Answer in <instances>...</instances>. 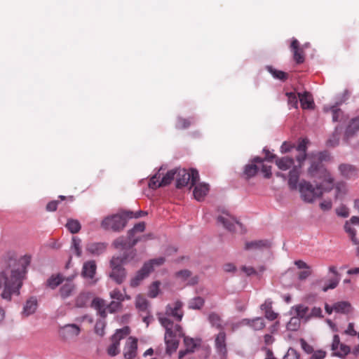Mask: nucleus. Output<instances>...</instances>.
Instances as JSON below:
<instances>
[{
    "instance_id": "1",
    "label": "nucleus",
    "mask_w": 359,
    "mask_h": 359,
    "mask_svg": "<svg viewBox=\"0 0 359 359\" xmlns=\"http://www.w3.org/2000/svg\"><path fill=\"white\" fill-rule=\"evenodd\" d=\"M29 264L30 257L26 255L19 259L11 255L4 258L2 265L4 269L0 273L4 280V287L1 294L2 299L11 301L13 296L20 295Z\"/></svg>"
},
{
    "instance_id": "2",
    "label": "nucleus",
    "mask_w": 359,
    "mask_h": 359,
    "mask_svg": "<svg viewBox=\"0 0 359 359\" xmlns=\"http://www.w3.org/2000/svg\"><path fill=\"white\" fill-rule=\"evenodd\" d=\"M158 320L165 330L164 337L166 345L165 352L171 355L178 348L180 338L184 337L182 327L178 324L175 325L170 319L162 315H159Z\"/></svg>"
},
{
    "instance_id": "3",
    "label": "nucleus",
    "mask_w": 359,
    "mask_h": 359,
    "mask_svg": "<svg viewBox=\"0 0 359 359\" xmlns=\"http://www.w3.org/2000/svg\"><path fill=\"white\" fill-rule=\"evenodd\" d=\"M308 175L310 177L320 181L319 183H323L325 192H330L333 189L334 178L323 163L312 161L308 168Z\"/></svg>"
},
{
    "instance_id": "4",
    "label": "nucleus",
    "mask_w": 359,
    "mask_h": 359,
    "mask_svg": "<svg viewBox=\"0 0 359 359\" xmlns=\"http://www.w3.org/2000/svg\"><path fill=\"white\" fill-rule=\"evenodd\" d=\"M299 191L301 198L308 203H312L317 198H321L325 192L323 188V183H317L316 186H313L311 182L305 180L300 181Z\"/></svg>"
},
{
    "instance_id": "5",
    "label": "nucleus",
    "mask_w": 359,
    "mask_h": 359,
    "mask_svg": "<svg viewBox=\"0 0 359 359\" xmlns=\"http://www.w3.org/2000/svg\"><path fill=\"white\" fill-rule=\"evenodd\" d=\"M133 217V212L131 211L108 216L102 220L101 226L105 230H111L114 232H119L126 226L128 219Z\"/></svg>"
},
{
    "instance_id": "6",
    "label": "nucleus",
    "mask_w": 359,
    "mask_h": 359,
    "mask_svg": "<svg viewBox=\"0 0 359 359\" xmlns=\"http://www.w3.org/2000/svg\"><path fill=\"white\" fill-rule=\"evenodd\" d=\"M164 257H158L152 259L145 262L142 268L137 271L135 276L131 278L130 285L132 287H137L140 283L146 278L151 272L154 271V266H161L165 262Z\"/></svg>"
},
{
    "instance_id": "7",
    "label": "nucleus",
    "mask_w": 359,
    "mask_h": 359,
    "mask_svg": "<svg viewBox=\"0 0 359 359\" xmlns=\"http://www.w3.org/2000/svg\"><path fill=\"white\" fill-rule=\"evenodd\" d=\"M176 173V169L170 170L168 171L167 173L160 180L161 174L159 172H157L151 177L149 182V188L151 189H156L161 187H165L170 184L175 178Z\"/></svg>"
},
{
    "instance_id": "8",
    "label": "nucleus",
    "mask_w": 359,
    "mask_h": 359,
    "mask_svg": "<svg viewBox=\"0 0 359 359\" xmlns=\"http://www.w3.org/2000/svg\"><path fill=\"white\" fill-rule=\"evenodd\" d=\"M109 265L111 269L109 273V278L116 284H122L127 277L126 269L123 267V265L116 262L114 259H111Z\"/></svg>"
},
{
    "instance_id": "9",
    "label": "nucleus",
    "mask_w": 359,
    "mask_h": 359,
    "mask_svg": "<svg viewBox=\"0 0 359 359\" xmlns=\"http://www.w3.org/2000/svg\"><path fill=\"white\" fill-rule=\"evenodd\" d=\"M182 306L183 303L180 300H177L172 304H168L165 306V314L158 313V318L159 317V315H162L164 317H167L168 319H170L169 317H172L177 321L180 322L182 320L184 316V313L182 310Z\"/></svg>"
},
{
    "instance_id": "10",
    "label": "nucleus",
    "mask_w": 359,
    "mask_h": 359,
    "mask_svg": "<svg viewBox=\"0 0 359 359\" xmlns=\"http://www.w3.org/2000/svg\"><path fill=\"white\" fill-rule=\"evenodd\" d=\"M224 214V215H220L217 217V222L222 224L223 226L229 231H236V226H238L241 232H245V230L243 229L241 223L231 217L228 213Z\"/></svg>"
},
{
    "instance_id": "11",
    "label": "nucleus",
    "mask_w": 359,
    "mask_h": 359,
    "mask_svg": "<svg viewBox=\"0 0 359 359\" xmlns=\"http://www.w3.org/2000/svg\"><path fill=\"white\" fill-rule=\"evenodd\" d=\"M341 176L346 180H355L359 177V168L349 163H341L338 166Z\"/></svg>"
},
{
    "instance_id": "12",
    "label": "nucleus",
    "mask_w": 359,
    "mask_h": 359,
    "mask_svg": "<svg viewBox=\"0 0 359 359\" xmlns=\"http://www.w3.org/2000/svg\"><path fill=\"white\" fill-rule=\"evenodd\" d=\"M80 332L81 329L77 325L67 324L60 327L58 333L63 340H69L77 337Z\"/></svg>"
},
{
    "instance_id": "13",
    "label": "nucleus",
    "mask_w": 359,
    "mask_h": 359,
    "mask_svg": "<svg viewBox=\"0 0 359 359\" xmlns=\"http://www.w3.org/2000/svg\"><path fill=\"white\" fill-rule=\"evenodd\" d=\"M226 334L224 331H220L215 337V348L217 353L225 357L227 354Z\"/></svg>"
},
{
    "instance_id": "14",
    "label": "nucleus",
    "mask_w": 359,
    "mask_h": 359,
    "mask_svg": "<svg viewBox=\"0 0 359 359\" xmlns=\"http://www.w3.org/2000/svg\"><path fill=\"white\" fill-rule=\"evenodd\" d=\"M137 339L130 337L123 348V355L126 359H134L137 354Z\"/></svg>"
},
{
    "instance_id": "15",
    "label": "nucleus",
    "mask_w": 359,
    "mask_h": 359,
    "mask_svg": "<svg viewBox=\"0 0 359 359\" xmlns=\"http://www.w3.org/2000/svg\"><path fill=\"white\" fill-rule=\"evenodd\" d=\"M97 264L95 260L86 261L83 264L81 276L85 279L93 280L95 277Z\"/></svg>"
},
{
    "instance_id": "16",
    "label": "nucleus",
    "mask_w": 359,
    "mask_h": 359,
    "mask_svg": "<svg viewBox=\"0 0 359 359\" xmlns=\"http://www.w3.org/2000/svg\"><path fill=\"white\" fill-rule=\"evenodd\" d=\"M76 290V285L70 278H67V281L62 284L59 290V295L63 300L73 296Z\"/></svg>"
},
{
    "instance_id": "17",
    "label": "nucleus",
    "mask_w": 359,
    "mask_h": 359,
    "mask_svg": "<svg viewBox=\"0 0 359 359\" xmlns=\"http://www.w3.org/2000/svg\"><path fill=\"white\" fill-rule=\"evenodd\" d=\"M38 308V301L36 297H30L27 299L23 305L21 316L23 318H27L34 314Z\"/></svg>"
},
{
    "instance_id": "18",
    "label": "nucleus",
    "mask_w": 359,
    "mask_h": 359,
    "mask_svg": "<svg viewBox=\"0 0 359 359\" xmlns=\"http://www.w3.org/2000/svg\"><path fill=\"white\" fill-rule=\"evenodd\" d=\"M107 244L106 243H88L86 246V250L93 256H99L103 254L107 249Z\"/></svg>"
},
{
    "instance_id": "19",
    "label": "nucleus",
    "mask_w": 359,
    "mask_h": 359,
    "mask_svg": "<svg viewBox=\"0 0 359 359\" xmlns=\"http://www.w3.org/2000/svg\"><path fill=\"white\" fill-rule=\"evenodd\" d=\"M263 161H264L263 158H262L259 156H257L252 159L251 163L247 164L244 167V171H243V173L246 176V178H250V177L255 176L259 170L256 163H263Z\"/></svg>"
},
{
    "instance_id": "20",
    "label": "nucleus",
    "mask_w": 359,
    "mask_h": 359,
    "mask_svg": "<svg viewBox=\"0 0 359 359\" xmlns=\"http://www.w3.org/2000/svg\"><path fill=\"white\" fill-rule=\"evenodd\" d=\"M128 251L123 252V254L117 256H113L111 259H114L116 262L124 265L133 261L137 255L135 249H129Z\"/></svg>"
},
{
    "instance_id": "21",
    "label": "nucleus",
    "mask_w": 359,
    "mask_h": 359,
    "mask_svg": "<svg viewBox=\"0 0 359 359\" xmlns=\"http://www.w3.org/2000/svg\"><path fill=\"white\" fill-rule=\"evenodd\" d=\"M359 130V116L354 117L351 119L348 125L347 126L344 138L348 140L353 137L355 134Z\"/></svg>"
},
{
    "instance_id": "22",
    "label": "nucleus",
    "mask_w": 359,
    "mask_h": 359,
    "mask_svg": "<svg viewBox=\"0 0 359 359\" xmlns=\"http://www.w3.org/2000/svg\"><path fill=\"white\" fill-rule=\"evenodd\" d=\"M176 187L180 189L187 186L190 181L189 172L186 169H176Z\"/></svg>"
},
{
    "instance_id": "23",
    "label": "nucleus",
    "mask_w": 359,
    "mask_h": 359,
    "mask_svg": "<svg viewBox=\"0 0 359 359\" xmlns=\"http://www.w3.org/2000/svg\"><path fill=\"white\" fill-rule=\"evenodd\" d=\"M298 97L299 100V102L301 104V107L304 109H311L314 107V102L312 98L311 95L307 92L305 91L303 93H299Z\"/></svg>"
},
{
    "instance_id": "24",
    "label": "nucleus",
    "mask_w": 359,
    "mask_h": 359,
    "mask_svg": "<svg viewBox=\"0 0 359 359\" xmlns=\"http://www.w3.org/2000/svg\"><path fill=\"white\" fill-rule=\"evenodd\" d=\"M299 169L297 166H294L289 172L288 185L291 190H295L299 188Z\"/></svg>"
},
{
    "instance_id": "25",
    "label": "nucleus",
    "mask_w": 359,
    "mask_h": 359,
    "mask_svg": "<svg viewBox=\"0 0 359 359\" xmlns=\"http://www.w3.org/2000/svg\"><path fill=\"white\" fill-rule=\"evenodd\" d=\"M271 242L269 240H258L246 242L245 244V250H257L263 248H269L271 247Z\"/></svg>"
},
{
    "instance_id": "26",
    "label": "nucleus",
    "mask_w": 359,
    "mask_h": 359,
    "mask_svg": "<svg viewBox=\"0 0 359 359\" xmlns=\"http://www.w3.org/2000/svg\"><path fill=\"white\" fill-rule=\"evenodd\" d=\"M208 320L212 327H215L219 330V332L224 331L223 320L218 313L215 312L210 313L208 316Z\"/></svg>"
},
{
    "instance_id": "27",
    "label": "nucleus",
    "mask_w": 359,
    "mask_h": 359,
    "mask_svg": "<svg viewBox=\"0 0 359 359\" xmlns=\"http://www.w3.org/2000/svg\"><path fill=\"white\" fill-rule=\"evenodd\" d=\"M209 191V185L205 183H201L198 185H196L194 189V198L201 201L203 200L204 197L207 195Z\"/></svg>"
},
{
    "instance_id": "28",
    "label": "nucleus",
    "mask_w": 359,
    "mask_h": 359,
    "mask_svg": "<svg viewBox=\"0 0 359 359\" xmlns=\"http://www.w3.org/2000/svg\"><path fill=\"white\" fill-rule=\"evenodd\" d=\"M290 48L293 52L294 60L298 64L303 63L304 61V57L302 54V50L299 47V41L296 39H294L292 41Z\"/></svg>"
},
{
    "instance_id": "29",
    "label": "nucleus",
    "mask_w": 359,
    "mask_h": 359,
    "mask_svg": "<svg viewBox=\"0 0 359 359\" xmlns=\"http://www.w3.org/2000/svg\"><path fill=\"white\" fill-rule=\"evenodd\" d=\"M182 337L184 338V344L185 348L191 353H194L195 351L196 347L201 346V339H194L189 337H187L184 334V337Z\"/></svg>"
},
{
    "instance_id": "30",
    "label": "nucleus",
    "mask_w": 359,
    "mask_h": 359,
    "mask_svg": "<svg viewBox=\"0 0 359 359\" xmlns=\"http://www.w3.org/2000/svg\"><path fill=\"white\" fill-rule=\"evenodd\" d=\"M276 164L280 170H287L294 166V161L292 158L290 157H283L281 158H278L276 161Z\"/></svg>"
},
{
    "instance_id": "31",
    "label": "nucleus",
    "mask_w": 359,
    "mask_h": 359,
    "mask_svg": "<svg viewBox=\"0 0 359 359\" xmlns=\"http://www.w3.org/2000/svg\"><path fill=\"white\" fill-rule=\"evenodd\" d=\"M333 189H335V199L343 198L346 194V184L343 181L333 182Z\"/></svg>"
},
{
    "instance_id": "32",
    "label": "nucleus",
    "mask_w": 359,
    "mask_h": 359,
    "mask_svg": "<svg viewBox=\"0 0 359 359\" xmlns=\"http://www.w3.org/2000/svg\"><path fill=\"white\" fill-rule=\"evenodd\" d=\"M341 103V102H336V104L335 105H333L330 107H324V110L325 111H330L332 114V121L334 122H337V121H342V116H343V111L337 108V105L340 104Z\"/></svg>"
},
{
    "instance_id": "33",
    "label": "nucleus",
    "mask_w": 359,
    "mask_h": 359,
    "mask_svg": "<svg viewBox=\"0 0 359 359\" xmlns=\"http://www.w3.org/2000/svg\"><path fill=\"white\" fill-rule=\"evenodd\" d=\"M70 250L74 253V255L80 257L82 255L81 250V239L77 236H73L72 238V243L70 246Z\"/></svg>"
},
{
    "instance_id": "34",
    "label": "nucleus",
    "mask_w": 359,
    "mask_h": 359,
    "mask_svg": "<svg viewBox=\"0 0 359 359\" xmlns=\"http://www.w3.org/2000/svg\"><path fill=\"white\" fill-rule=\"evenodd\" d=\"M333 306L334 311L339 313H348L351 309V304L345 301L336 302Z\"/></svg>"
},
{
    "instance_id": "35",
    "label": "nucleus",
    "mask_w": 359,
    "mask_h": 359,
    "mask_svg": "<svg viewBox=\"0 0 359 359\" xmlns=\"http://www.w3.org/2000/svg\"><path fill=\"white\" fill-rule=\"evenodd\" d=\"M64 282L63 276L58 273L57 275H52L46 282V285L51 289H55L57 286L62 284Z\"/></svg>"
},
{
    "instance_id": "36",
    "label": "nucleus",
    "mask_w": 359,
    "mask_h": 359,
    "mask_svg": "<svg viewBox=\"0 0 359 359\" xmlns=\"http://www.w3.org/2000/svg\"><path fill=\"white\" fill-rule=\"evenodd\" d=\"M135 306L140 311L147 312L149 306V302L144 297L138 295L136 297Z\"/></svg>"
},
{
    "instance_id": "37",
    "label": "nucleus",
    "mask_w": 359,
    "mask_h": 359,
    "mask_svg": "<svg viewBox=\"0 0 359 359\" xmlns=\"http://www.w3.org/2000/svg\"><path fill=\"white\" fill-rule=\"evenodd\" d=\"M112 245L114 248L117 250H128V236H120L115 239L112 243Z\"/></svg>"
},
{
    "instance_id": "38",
    "label": "nucleus",
    "mask_w": 359,
    "mask_h": 359,
    "mask_svg": "<svg viewBox=\"0 0 359 359\" xmlns=\"http://www.w3.org/2000/svg\"><path fill=\"white\" fill-rule=\"evenodd\" d=\"M248 324L255 330H261L265 327V323L262 318L257 317L252 320L246 319Z\"/></svg>"
},
{
    "instance_id": "39",
    "label": "nucleus",
    "mask_w": 359,
    "mask_h": 359,
    "mask_svg": "<svg viewBox=\"0 0 359 359\" xmlns=\"http://www.w3.org/2000/svg\"><path fill=\"white\" fill-rule=\"evenodd\" d=\"M204 299L201 297H196L189 300L188 307L190 309L198 310L204 305Z\"/></svg>"
},
{
    "instance_id": "40",
    "label": "nucleus",
    "mask_w": 359,
    "mask_h": 359,
    "mask_svg": "<svg viewBox=\"0 0 359 359\" xmlns=\"http://www.w3.org/2000/svg\"><path fill=\"white\" fill-rule=\"evenodd\" d=\"M296 311V313L297 315V318L299 319H305L306 320V318L309 315H307V313L309 311V307L306 306H304L303 304H298L293 307Z\"/></svg>"
},
{
    "instance_id": "41",
    "label": "nucleus",
    "mask_w": 359,
    "mask_h": 359,
    "mask_svg": "<svg viewBox=\"0 0 359 359\" xmlns=\"http://www.w3.org/2000/svg\"><path fill=\"white\" fill-rule=\"evenodd\" d=\"M66 227L72 233H76L80 231L81 226L78 220L71 219H68Z\"/></svg>"
},
{
    "instance_id": "42",
    "label": "nucleus",
    "mask_w": 359,
    "mask_h": 359,
    "mask_svg": "<svg viewBox=\"0 0 359 359\" xmlns=\"http://www.w3.org/2000/svg\"><path fill=\"white\" fill-rule=\"evenodd\" d=\"M111 344L107 348V353L110 356L113 357V356H116V355H118L120 352V350H119L120 342L118 341L117 340H115V339H114V337H111Z\"/></svg>"
},
{
    "instance_id": "43",
    "label": "nucleus",
    "mask_w": 359,
    "mask_h": 359,
    "mask_svg": "<svg viewBox=\"0 0 359 359\" xmlns=\"http://www.w3.org/2000/svg\"><path fill=\"white\" fill-rule=\"evenodd\" d=\"M266 69L269 73L272 74V76L277 79L285 81L287 78V74L280 70H277L274 68H273L271 66H267Z\"/></svg>"
},
{
    "instance_id": "44",
    "label": "nucleus",
    "mask_w": 359,
    "mask_h": 359,
    "mask_svg": "<svg viewBox=\"0 0 359 359\" xmlns=\"http://www.w3.org/2000/svg\"><path fill=\"white\" fill-rule=\"evenodd\" d=\"M340 133L339 132V127L337 126L333 132L332 136L327 141V144L329 147H336L339 142Z\"/></svg>"
},
{
    "instance_id": "45",
    "label": "nucleus",
    "mask_w": 359,
    "mask_h": 359,
    "mask_svg": "<svg viewBox=\"0 0 359 359\" xmlns=\"http://www.w3.org/2000/svg\"><path fill=\"white\" fill-rule=\"evenodd\" d=\"M285 95L287 97V104L290 107L297 109L298 107L299 97L294 93L287 92Z\"/></svg>"
},
{
    "instance_id": "46",
    "label": "nucleus",
    "mask_w": 359,
    "mask_h": 359,
    "mask_svg": "<svg viewBox=\"0 0 359 359\" xmlns=\"http://www.w3.org/2000/svg\"><path fill=\"white\" fill-rule=\"evenodd\" d=\"M151 238V234H147L143 235L142 236L139 237H133L130 239L128 237V249H133V248L137 245V243L142 241H147Z\"/></svg>"
},
{
    "instance_id": "47",
    "label": "nucleus",
    "mask_w": 359,
    "mask_h": 359,
    "mask_svg": "<svg viewBox=\"0 0 359 359\" xmlns=\"http://www.w3.org/2000/svg\"><path fill=\"white\" fill-rule=\"evenodd\" d=\"M130 333V328L128 326H125L121 329L116 330L114 334H113L111 337L115 339V340H117L120 342V341L126 337L127 335H128Z\"/></svg>"
},
{
    "instance_id": "48",
    "label": "nucleus",
    "mask_w": 359,
    "mask_h": 359,
    "mask_svg": "<svg viewBox=\"0 0 359 359\" xmlns=\"http://www.w3.org/2000/svg\"><path fill=\"white\" fill-rule=\"evenodd\" d=\"M145 229V223L143 222L136 224L131 229L128 231V236L130 239L136 233H142Z\"/></svg>"
},
{
    "instance_id": "49",
    "label": "nucleus",
    "mask_w": 359,
    "mask_h": 359,
    "mask_svg": "<svg viewBox=\"0 0 359 359\" xmlns=\"http://www.w3.org/2000/svg\"><path fill=\"white\" fill-rule=\"evenodd\" d=\"M88 300V295L84 292H81L75 299V306L78 308H83L86 306Z\"/></svg>"
},
{
    "instance_id": "50",
    "label": "nucleus",
    "mask_w": 359,
    "mask_h": 359,
    "mask_svg": "<svg viewBox=\"0 0 359 359\" xmlns=\"http://www.w3.org/2000/svg\"><path fill=\"white\" fill-rule=\"evenodd\" d=\"M106 327V321L104 319H99L95 325V332L100 337L104 335V329Z\"/></svg>"
},
{
    "instance_id": "51",
    "label": "nucleus",
    "mask_w": 359,
    "mask_h": 359,
    "mask_svg": "<svg viewBox=\"0 0 359 359\" xmlns=\"http://www.w3.org/2000/svg\"><path fill=\"white\" fill-rule=\"evenodd\" d=\"M161 283L158 280L154 281L149 287L148 296L151 298H156L159 293V286Z\"/></svg>"
},
{
    "instance_id": "52",
    "label": "nucleus",
    "mask_w": 359,
    "mask_h": 359,
    "mask_svg": "<svg viewBox=\"0 0 359 359\" xmlns=\"http://www.w3.org/2000/svg\"><path fill=\"white\" fill-rule=\"evenodd\" d=\"M300 325V319L297 317H292L287 324V329L290 331H297Z\"/></svg>"
},
{
    "instance_id": "53",
    "label": "nucleus",
    "mask_w": 359,
    "mask_h": 359,
    "mask_svg": "<svg viewBox=\"0 0 359 359\" xmlns=\"http://www.w3.org/2000/svg\"><path fill=\"white\" fill-rule=\"evenodd\" d=\"M339 347L340 348V351L333 353L335 356L344 358L351 351L350 347L347 345L341 344Z\"/></svg>"
},
{
    "instance_id": "54",
    "label": "nucleus",
    "mask_w": 359,
    "mask_h": 359,
    "mask_svg": "<svg viewBox=\"0 0 359 359\" xmlns=\"http://www.w3.org/2000/svg\"><path fill=\"white\" fill-rule=\"evenodd\" d=\"M122 307V302L117 301H111L108 305L107 309L109 313H114L121 309Z\"/></svg>"
},
{
    "instance_id": "55",
    "label": "nucleus",
    "mask_w": 359,
    "mask_h": 359,
    "mask_svg": "<svg viewBox=\"0 0 359 359\" xmlns=\"http://www.w3.org/2000/svg\"><path fill=\"white\" fill-rule=\"evenodd\" d=\"M109 295L111 299H116L117 302H123L125 300L123 294L118 289L111 291Z\"/></svg>"
},
{
    "instance_id": "56",
    "label": "nucleus",
    "mask_w": 359,
    "mask_h": 359,
    "mask_svg": "<svg viewBox=\"0 0 359 359\" xmlns=\"http://www.w3.org/2000/svg\"><path fill=\"white\" fill-rule=\"evenodd\" d=\"M299 353L293 348H290L284 355L283 359H299Z\"/></svg>"
},
{
    "instance_id": "57",
    "label": "nucleus",
    "mask_w": 359,
    "mask_h": 359,
    "mask_svg": "<svg viewBox=\"0 0 359 359\" xmlns=\"http://www.w3.org/2000/svg\"><path fill=\"white\" fill-rule=\"evenodd\" d=\"M191 125V121L188 119L179 117L176 123V128L179 129H186Z\"/></svg>"
},
{
    "instance_id": "58",
    "label": "nucleus",
    "mask_w": 359,
    "mask_h": 359,
    "mask_svg": "<svg viewBox=\"0 0 359 359\" xmlns=\"http://www.w3.org/2000/svg\"><path fill=\"white\" fill-rule=\"evenodd\" d=\"M189 175L190 176V183L191 186H194L196 183L199 180V174L196 169H191L190 172H189Z\"/></svg>"
},
{
    "instance_id": "59",
    "label": "nucleus",
    "mask_w": 359,
    "mask_h": 359,
    "mask_svg": "<svg viewBox=\"0 0 359 359\" xmlns=\"http://www.w3.org/2000/svg\"><path fill=\"white\" fill-rule=\"evenodd\" d=\"M92 306L97 310H100L102 309L105 308L107 306L105 304V302L103 299H101L100 298H95L93 300Z\"/></svg>"
},
{
    "instance_id": "60",
    "label": "nucleus",
    "mask_w": 359,
    "mask_h": 359,
    "mask_svg": "<svg viewBox=\"0 0 359 359\" xmlns=\"http://www.w3.org/2000/svg\"><path fill=\"white\" fill-rule=\"evenodd\" d=\"M299 342L302 348L305 353L311 354L314 351L313 346L309 344L304 339H300Z\"/></svg>"
},
{
    "instance_id": "61",
    "label": "nucleus",
    "mask_w": 359,
    "mask_h": 359,
    "mask_svg": "<svg viewBox=\"0 0 359 359\" xmlns=\"http://www.w3.org/2000/svg\"><path fill=\"white\" fill-rule=\"evenodd\" d=\"M312 317H317V318L323 317V316H322V310H321V309L320 307H316V306L313 307L311 309V311L310 314L306 318V320H309Z\"/></svg>"
},
{
    "instance_id": "62",
    "label": "nucleus",
    "mask_w": 359,
    "mask_h": 359,
    "mask_svg": "<svg viewBox=\"0 0 359 359\" xmlns=\"http://www.w3.org/2000/svg\"><path fill=\"white\" fill-rule=\"evenodd\" d=\"M336 213L338 216L346 218L348 217V209L345 205H341L336 210Z\"/></svg>"
},
{
    "instance_id": "63",
    "label": "nucleus",
    "mask_w": 359,
    "mask_h": 359,
    "mask_svg": "<svg viewBox=\"0 0 359 359\" xmlns=\"http://www.w3.org/2000/svg\"><path fill=\"white\" fill-rule=\"evenodd\" d=\"M326 356V352L322 350L313 351L310 359H324Z\"/></svg>"
},
{
    "instance_id": "64",
    "label": "nucleus",
    "mask_w": 359,
    "mask_h": 359,
    "mask_svg": "<svg viewBox=\"0 0 359 359\" xmlns=\"http://www.w3.org/2000/svg\"><path fill=\"white\" fill-rule=\"evenodd\" d=\"M262 172L264 173L265 178H270L271 176V166L262 164Z\"/></svg>"
}]
</instances>
